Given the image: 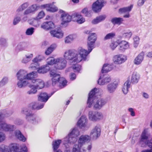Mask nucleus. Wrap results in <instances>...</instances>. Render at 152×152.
<instances>
[{
    "mask_svg": "<svg viewBox=\"0 0 152 152\" xmlns=\"http://www.w3.org/2000/svg\"><path fill=\"white\" fill-rule=\"evenodd\" d=\"M134 46L135 48H137L139 43L140 38L138 36H136L133 38Z\"/></svg>",
    "mask_w": 152,
    "mask_h": 152,
    "instance_id": "obj_54",
    "label": "nucleus"
},
{
    "mask_svg": "<svg viewBox=\"0 0 152 152\" xmlns=\"http://www.w3.org/2000/svg\"><path fill=\"white\" fill-rule=\"evenodd\" d=\"M133 7V5H131L130 6L128 7L120 8L119 10V12L120 13H122L129 12L131 11Z\"/></svg>",
    "mask_w": 152,
    "mask_h": 152,
    "instance_id": "obj_42",
    "label": "nucleus"
},
{
    "mask_svg": "<svg viewBox=\"0 0 152 152\" xmlns=\"http://www.w3.org/2000/svg\"><path fill=\"white\" fill-rule=\"evenodd\" d=\"M57 46V45L55 44L51 45L45 51V54L47 55H50L56 48Z\"/></svg>",
    "mask_w": 152,
    "mask_h": 152,
    "instance_id": "obj_41",
    "label": "nucleus"
},
{
    "mask_svg": "<svg viewBox=\"0 0 152 152\" xmlns=\"http://www.w3.org/2000/svg\"><path fill=\"white\" fill-rule=\"evenodd\" d=\"M44 56L42 55H38L37 56L32 60L33 62H35L38 63V62H40L44 59Z\"/></svg>",
    "mask_w": 152,
    "mask_h": 152,
    "instance_id": "obj_46",
    "label": "nucleus"
},
{
    "mask_svg": "<svg viewBox=\"0 0 152 152\" xmlns=\"http://www.w3.org/2000/svg\"><path fill=\"white\" fill-rule=\"evenodd\" d=\"M144 52L143 51L141 52L135 58L134 63L137 65L141 64L144 60Z\"/></svg>",
    "mask_w": 152,
    "mask_h": 152,
    "instance_id": "obj_24",
    "label": "nucleus"
},
{
    "mask_svg": "<svg viewBox=\"0 0 152 152\" xmlns=\"http://www.w3.org/2000/svg\"><path fill=\"white\" fill-rule=\"evenodd\" d=\"M88 116L89 120L93 121L99 120L103 117V115L101 113L91 110L89 111Z\"/></svg>",
    "mask_w": 152,
    "mask_h": 152,
    "instance_id": "obj_9",
    "label": "nucleus"
},
{
    "mask_svg": "<svg viewBox=\"0 0 152 152\" xmlns=\"http://www.w3.org/2000/svg\"><path fill=\"white\" fill-rule=\"evenodd\" d=\"M33 56V54L32 53H28L26 54L25 57L30 61Z\"/></svg>",
    "mask_w": 152,
    "mask_h": 152,
    "instance_id": "obj_62",
    "label": "nucleus"
},
{
    "mask_svg": "<svg viewBox=\"0 0 152 152\" xmlns=\"http://www.w3.org/2000/svg\"><path fill=\"white\" fill-rule=\"evenodd\" d=\"M56 62L55 67L56 69L62 70L65 68L66 66V61L63 58L58 57L57 58Z\"/></svg>",
    "mask_w": 152,
    "mask_h": 152,
    "instance_id": "obj_12",
    "label": "nucleus"
},
{
    "mask_svg": "<svg viewBox=\"0 0 152 152\" xmlns=\"http://www.w3.org/2000/svg\"><path fill=\"white\" fill-rule=\"evenodd\" d=\"M15 129V126L14 125L7 124L4 122L0 124V129H2L5 132H12Z\"/></svg>",
    "mask_w": 152,
    "mask_h": 152,
    "instance_id": "obj_18",
    "label": "nucleus"
},
{
    "mask_svg": "<svg viewBox=\"0 0 152 152\" xmlns=\"http://www.w3.org/2000/svg\"><path fill=\"white\" fill-rule=\"evenodd\" d=\"M115 36V34L114 32L110 33L107 34L104 37V40H107L109 39H112Z\"/></svg>",
    "mask_w": 152,
    "mask_h": 152,
    "instance_id": "obj_47",
    "label": "nucleus"
},
{
    "mask_svg": "<svg viewBox=\"0 0 152 152\" xmlns=\"http://www.w3.org/2000/svg\"><path fill=\"white\" fill-rule=\"evenodd\" d=\"M28 86L30 89L27 91L26 94L27 95H34L37 94V89L34 85L31 84L28 85Z\"/></svg>",
    "mask_w": 152,
    "mask_h": 152,
    "instance_id": "obj_32",
    "label": "nucleus"
},
{
    "mask_svg": "<svg viewBox=\"0 0 152 152\" xmlns=\"http://www.w3.org/2000/svg\"><path fill=\"white\" fill-rule=\"evenodd\" d=\"M34 28L33 27H31L28 28L26 32V34L27 35H31L34 31Z\"/></svg>",
    "mask_w": 152,
    "mask_h": 152,
    "instance_id": "obj_52",
    "label": "nucleus"
},
{
    "mask_svg": "<svg viewBox=\"0 0 152 152\" xmlns=\"http://www.w3.org/2000/svg\"><path fill=\"white\" fill-rule=\"evenodd\" d=\"M27 147L23 145L21 147L20 151H19L18 146L16 144H12L8 146L4 144L0 145V152H26Z\"/></svg>",
    "mask_w": 152,
    "mask_h": 152,
    "instance_id": "obj_3",
    "label": "nucleus"
},
{
    "mask_svg": "<svg viewBox=\"0 0 152 152\" xmlns=\"http://www.w3.org/2000/svg\"><path fill=\"white\" fill-rule=\"evenodd\" d=\"M50 33L53 37L58 38H62L64 35L63 32L61 30H52L50 31Z\"/></svg>",
    "mask_w": 152,
    "mask_h": 152,
    "instance_id": "obj_30",
    "label": "nucleus"
},
{
    "mask_svg": "<svg viewBox=\"0 0 152 152\" xmlns=\"http://www.w3.org/2000/svg\"><path fill=\"white\" fill-rule=\"evenodd\" d=\"M27 71L23 69L20 70L16 74L17 79L27 80Z\"/></svg>",
    "mask_w": 152,
    "mask_h": 152,
    "instance_id": "obj_26",
    "label": "nucleus"
},
{
    "mask_svg": "<svg viewBox=\"0 0 152 152\" xmlns=\"http://www.w3.org/2000/svg\"><path fill=\"white\" fill-rule=\"evenodd\" d=\"M61 142V140H55L53 142V148L54 151H56L58 149Z\"/></svg>",
    "mask_w": 152,
    "mask_h": 152,
    "instance_id": "obj_43",
    "label": "nucleus"
},
{
    "mask_svg": "<svg viewBox=\"0 0 152 152\" xmlns=\"http://www.w3.org/2000/svg\"><path fill=\"white\" fill-rule=\"evenodd\" d=\"M81 12L85 16L89 17L90 16L89 12H88V9L85 8L83 9L82 11Z\"/></svg>",
    "mask_w": 152,
    "mask_h": 152,
    "instance_id": "obj_61",
    "label": "nucleus"
},
{
    "mask_svg": "<svg viewBox=\"0 0 152 152\" xmlns=\"http://www.w3.org/2000/svg\"><path fill=\"white\" fill-rule=\"evenodd\" d=\"M104 3V1L103 0H97L92 4V10L95 12L99 11L103 6Z\"/></svg>",
    "mask_w": 152,
    "mask_h": 152,
    "instance_id": "obj_17",
    "label": "nucleus"
},
{
    "mask_svg": "<svg viewBox=\"0 0 152 152\" xmlns=\"http://www.w3.org/2000/svg\"><path fill=\"white\" fill-rule=\"evenodd\" d=\"M88 121L86 116L85 115H82L78 121L77 125L80 128H85L87 125Z\"/></svg>",
    "mask_w": 152,
    "mask_h": 152,
    "instance_id": "obj_23",
    "label": "nucleus"
},
{
    "mask_svg": "<svg viewBox=\"0 0 152 152\" xmlns=\"http://www.w3.org/2000/svg\"><path fill=\"white\" fill-rule=\"evenodd\" d=\"M56 58H55L53 57H50L46 60V62L48 65H53L54 64L56 65Z\"/></svg>",
    "mask_w": 152,
    "mask_h": 152,
    "instance_id": "obj_45",
    "label": "nucleus"
},
{
    "mask_svg": "<svg viewBox=\"0 0 152 152\" xmlns=\"http://www.w3.org/2000/svg\"><path fill=\"white\" fill-rule=\"evenodd\" d=\"M49 70V68L47 69L46 66H43L39 68L37 71L39 73L44 74L46 73Z\"/></svg>",
    "mask_w": 152,
    "mask_h": 152,
    "instance_id": "obj_48",
    "label": "nucleus"
},
{
    "mask_svg": "<svg viewBox=\"0 0 152 152\" xmlns=\"http://www.w3.org/2000/svg\"><path fill=\"white\" fill-rule=\"evenodd\" d=\"M77 37L75 34H71L66 37L64 38V42L66 44H69Z\"/></svg>",
    "mask_w": 152,
    "mask_h": 152,
    "instance_id": "obj_34",
    "label": "nucleus"
},
{
    "mask_svg": "<svg viewBox=\"0 0 152 152\" xmlns=\"http://www.w3.org/2000/svg\"><path fill=\"white\" fill-rule=\"evenodd\" d=\"M37 76V73L35 71H33L29 73H27V80H30L33 79Z\"/></svg>",
    "mask_w": 152,
    "mask_h": 152,
    "instance_id": "obj_44",
    "label": "nucleus"
},
{
    "mask_svg": "<svg viewBox=\"0 0 152 152\" xmlns=\"http://www.w3.org/2000/svg\"><path fill=\"white\" fill-rule=\"evenodd\" d=\"M106 18L105 15L99 16L94 19L91 21V23L93 24H96L104 20Z\"/></svg>",
    "mask_w": 152,
    "mask_h": 152,
    "instance_id": "obj_37",
    "label": "nucleus"
},
{
    "mask_svg": "<svg viewBox=\"0 0 152 152\" xmlns=\"http://www.w3.org/2000/svg\"><path fill=\"white\" fill-rule=\"evenodd\" d=\"M90 139V137L88 135H81L78 140V145L74 146L72 151L69 149H66L64 152H80L82 147L86 143L89 142Z\"/></svg>",
    "mask_w": 152,
    "mask_h": 152,
    "instance_id": "obj_7",
    "label": "nucleus"
},
{
    "mask_svg": "<svg viewBox=\"0 0 152 152\" xmlns=\"http://www.w3.org/2000/svg\"><path fill=\"white\" fill-rule=\"evenodd\" d=\"M16 14H17L16 13ZM19 15H17V16L15 17L13 21V24L14 25H17L21 21V17L19 16Z\"/></svg>",
    "mask_w": 152,
    "mask_h": 152,
    "instance_id": "obj_56",
    "label": "nucleus"
},
{
    "mask_svg": "<svg viewBox=\"0 0 152 152\" xmlns=\"http://www.w3.org/2000/svg\"><path fill=\"white\" fill-rule=\"evenodd\" d=\"M45 14L44 12L41 11L39 12L36 17V19L39 20L43 18L45 16Z\"/></svg>",
    "mask_w": 152,
    "mask_h": 152,
    "instance_id": "obj_58",
    "label": "nucleus"
},
{
    "mask_svg": "<svg viewBox=\"0 0 152 152\" xmlns=\"http://www.w3.org/2000/svg\"><path fill=\"white\" fill-rule=\"evenodd\" d=\"M118 83V82L114 81L107 85V89L108 93L109 94H113L117 89Z\"/></svg>",
    "mask_w": 152,
    "mask_h": 152,
    "instance_id": "obj_19",
    "label": "nucleus"
},
{
    "mask_svg": "<svg viewBox=\"0 0 152 152\" xmlns=\"http://www.w3.org/2000/svg\"><path fill=\"white\" fill-rule=\"evenodd\" d=\"M97 36L95 33H91L89 34L87 41V47L89 48L93 49L94 48V43L96 40Z\"/></svg>",
    "mask_w": 152,
    "mask_h": 152,
    "instance_id": "obj_13",
    "label": "nucleus"
},
{
    "mask_svg": "<svg viewBox=\"0 0 152 152\" xmlns=\"http://www.w3.org/2000/svg\"><path fill=\"white\" fill-rule=\"evenodd\" d=\"M41 27L45 30H48L54 28L55 26L54 24L52 22L47 21L43 23L41 25Z\"/></svg>",
    "mask_w": 152,
    "mask_h": 152,
    "instance_id": "obj_31",
    "label": "nucleus"
},
{
    "mask_svg": "<svg viewBox=\"0 0 152 152\" xmlns=\"http://www.w3.org/2000/svg\"><path fill=\"white\" fill-rule=\"evenodd\" d=\"M118 45V44L117 42H113L111 43L110 47L112 50H114L117 47Z\"/></svg>",
    "mask_w": 152,
    "mask_h": 152,
    "instance_id": "obj_60",
    "label": "nucleus"
},
{
    "mask_svg": "<svg viewBox=\"0 0 152 152\" xmlns=\"http://www.w3.org/2000/svg\"><path fill=\"white\" fill-rule=\"evenodd\" d=\"M129 45V43L125 41H122L119 44L118 49L121 51L124 52L128 49Z\"/></svg>",
    "mask_w": 152,
    "mask_h": 152,
    "instance_id": "obj_29",
    "label": "nucleus"
},
{
    "mask_svg": "<svg viewBox=\"0 0 152 152\" xmlns=\"http://www.w3.org/2000/svg\"><path fill=\"white\" fill-rule=\"evenodd\" d=\"M111 79L110 76L105 75L101 76L98 81V83L100 85H103L110 82Z\"/></svg>",
    "mask_w": 152,
    "mask_h": 152,
    "instance_id": "obj_20",
    "label": "nucleus"
},
{
    "mask_svg": "<svg viewBox=\"0 0 152 152\" xmlns=\"http://www.w3.org/2000/svg\"><path fill=\"white\" fill-rule=\"evenodd\" d=\"M8 81V78L7 77H4L0 81V84L1 87L3 86L6 85Z\"/></svg>",
    "mask_w": 152,
    "mask_h": 152,
    "instance_id": "obj_55",
    "label": "nucleus"
},
{
    "mask_svg": "<svg viewBox=\"0 0 152 152\" xmlns=\"http://www.w3.org/2000/svg\"><path fill=\"white\" fill-rule=\"evenodd\" d=\"M124 20L121 18H114L112 19L111 21L114 24L120 25L122 23Z\"/></svg>",
    "mask_w": 152,
    "mask_h": 152,
    "instance_id": "obj_40",
    "label": "nucleus"
},
{
    "mask_svg": "<svg viewBox=\"0 0 152 152\" xmlns=\"http://www.w3.org/2000/svg\"><path fill=\"white\" fill-rule=\"evenodd\" d=\"M132 34V33L130 31H129L127 32L124 33L123 34V37L127 39H129L131 37Z\"/></svg>",
    "mask_w": 152,
    "mask_h": 152,
    "instance_id": "obj_53",
    "label": "nucleus"
},
{
    "mask_svg": "<svg viewBox=\"0 0 152 152\" xmlns=\"http://www.w3.org/2000/svg\"><path fill=\"white\" fill-rule=\"evenodd\" d=\"M29 5V3L28 2H25L21 4L16 10V12L17 15H22V12L26 10Z\"/></svg>",
    "mask_w": 152,
    "mask_h": 152,
    "instance_id": "obj_25",
    "label": "nucleus"
},
{
    "mask_svg": "<svg viewBox=\"0 0 152 152\" xmlns=\"http://www.w3.org/2000/svg\"><path fill=\"white\" fill-rule=\"evenodd\" d=\"M41 7L43 8H46L47 11L55 12L58 10V8L53 4H47L42 5Z\"/></svg>",
    "mask_w": 152,
    "mask_h": 152,
    "instance_id": "obj_27",
    "label": "nucleus"
},
{
    "mask_svg": "<svg viewBox=\"0 0 152 152\" xmlns=\"http://www.w3.org/2000/svg\"><path fill=\"white\" fill-rule=\"evenodd\" d=\"M131 83L129 80H127L124 83L122 88V90L123 93L126 94L129 91V88L130 87Z\"/></svg>",
    "mask_w": 152,
    "mask_h": 152,
    "instance_id": "obj_38",
    "label": "nucleus"
},
{
    "mask_svg": "<svg viewBox=\"0 0 152 152\" xmlns=\"http://www.w3.org/2000/svg\"><path fill=\"white\" fill-rule=\"evenodd\" d=\"M17 85L18 87L22 88L26 87L28 85V82L25 79H17Z\"/></svg>",
    "mask_w": 152,
    "mask_h": 152,
    "instance_id": "obj_35",
    "label": "nucleus"
},
{
    "mask_svg": "<svg viewBox=\"0 0 152 152\" xmlns=\"http://www.w3.org/2000/svg\"><path fill=\"white\" fill-rule=\"evenodd\" d=\"M26 118L28 122L34 125L37 124L41 121L39 117L31 113H29L27 114Z\"/></svg>",
    "mask_w": 152,
    "mask_h": 152,
    "instance_id": "obj_11",
    "label": "nucleus"
},
{
    "mask_svg": "<svg viewBox=\"0 0 152 152\" xmlns=\"http://www.w3.org/2000/svg\"><path fill=\"white\" fill-rule=\"evenodd\" d=\"M80 132L76 128L73 129L67 136L63 140V144L67 147V145L69 146V144H73L77 141V138Z\"/></svg>",
    "mask_w": 152,
    "mask_h": 152,
    "instance_id": "obj_4",
    "label": "nucleus"
},
{
    "mask_svg": "<svg viewBox=\"0 0 152 152\" xmlns=\"http://www.w3.org/2000/svg\"><path fill=\"white\" fill-rule=\"evenodd\" d=\"M7 40L4 38H0V45L2 47H5L7 46Z\"/></svg>",
    "mask_w": 152,
    "mask_h": 152,
    "instance_id": "obj_50",
    "label": "nucleus"
},
{
    "mask_svg": "<svg viewBox=\"0 0 152 152\" xmlns=\"http://www.w3.org/2000/svg\"><path fill=\"white\" fill-rule=\"evenodd\" d=\"M6 135L5 134L0 131V143L2 142L6 139Z\"/></svg>",
    "mask_w": 152,
    "mask_h": 152,
    "instance_id": "obj_59",
    "label": "nucleus"
},
{
    "mask_svg": "<svg viewBox=\"0 0 152 152\" xmlns=\"http://www.w3.org/2000/svg\"><path fill=\"white\" fill-rule=\"evenodd\" d=\"M39 8L40 6L38 4H32L23 12V13L25 15L34 14L39 9Z\"/></svg>",
    "mask_w": 152,
    "mask_h": 152,
    "instance_id": "obj_15",
    "label": "nucleus"
},
{
    "mask_svg": "<svg viewBox=\"0 0 152 152\" xmlns=\"http://www.w3.org/2000/svg\"><path fill=\"white\" fill-rule=\"evenodd\" d=\"M61 24L64 26H66L67 24L71 21L72 19V16L68 13L63 10L61 11Z\"/></svg>",
    "mask_w": 152,
    "mask_h": 152,
    "instance_id": "obj_10",
    "label": "nucleus"
},
{
    "mask_svg": "<svg viewBox=\"0 0 152 152\" xmlns=\"http://www.w3.org/2000/svg\"><path fill=\"white\" fill-rule=\"evenodd\" d=\"M126 60V56L122 54L115 55L113 58V62L116 64H121L124 62Z\"/></svg>",
    "mask_w": 152,
    "mask_h": 152,
    "instance_id": "obj_14",
    "label": "nucleus"
},
{
    "mask_svg": "<svg viewBox=\"0 0 152 152\" xmlns=\"http://www.w3.org/2000/svg\"><path fill=\"white\" fill-rule=\"evenodd\" d=\"M140 75L136 72L132 73L131 77V82L132 83L136 84L139 81L140 79Z\"/></svg>",
    "mask_w": 152,
    "mask_h": 152,
    "instance_id": "obj_33",
    "label": "nucleus"
},
{
    "mask_svg": "<svg viewBox=\"0 0 152 152\" xmlns=\"http://www.w3.org/2000/svg\"><path fill=\"white\" fill-rule=\"evenodd\" d=\"M31 82L38 89H42L45 86V82L41 79H33L31 80Z\"/></svg>",
    "mask_w": 152,
    "mask_h": 152,
    "instance_id": "obj_21",
    "label": "nucleus"
},
{
    "mask_svg": "<svg viewBox=\"0 0 152 152\" xmlns=\"http://www.w3.org/2000/svg\"><path fill=\"white\" fill-rule=\"evenodd\" d=\"M87 48L88 51L81 47H79L77 50H76L77 51V58H79L77 60L78 63L82 61H86L87 60L88 55L92 50L88 47Z\"/></svg>",
    "mask_w": 152,
    "mask_h": 152,
    "instance_id": "obj_8",
    "label": "nucleus"
},
{
    "mask_svg": "<svg viewBox=\"0 0 152 152\" xmlns=\"http://www.w3.org/2000/svg\"><path fill=\"white\" fill-rule=\"evenodd\" d=\"M15 135L16 137L20 141L25 142L26 140V138L22 134L21 132L19 130H16L15 132Z\"/></svg>",
    "mask_w": 152,
    "mask_h": 152,
    "instance_id": "obj_39",
    "label": "nucleus"
},
{
    "mask_svg": "<svg viewBox=\"0 0 152 152\" xmlns=\"http://www.w3.org/2000/svg\"><path fill=\"white\" fill-rule=\"evenodd\" d=\"M39 66V65L38 63L33 62V63L31 64L29 68L35 69H37Z\"/></svg>",
    "mask_w": 152,
    "mask_h": 152,
    "instance_id": "obj_57",
    "label": "nucleus"
},
{
    "mask_svg": "<svg viewBox=\"0 0 152 152\" xmlns=\"http://www.w3.org/2000/svg\"><path fill=\"white\" fill-rule=\"evenodd\" d=\"M146 0H138L137 2V5L139 7L142 6Z\"/></svg>",
    "mask_w": 152,
    "mask_h": 152,
    "instance_id": "obj_63",
    "label": "nucleus"
},
{
    "mask_svg": "<svg viewBox=\"0 0 152 152\" xmlns=\"http://www.w3.org/2000/svg\"><path fill=\"white\" fill-rule=\"evenodd\" d=\"M52 94L50 95L49 96L46 92H41L38 96V100L42 102H46Z\"/></svg>",
    "mask_w": 152,
    "mask_h": 152,
    "instance_id": "obj_28",
    "label": "nucleus"
},
{
    "mask_svg": "<svg viewBox=\"0 0 152 152\" xmlns=\"http://www.w3.org/2000/svg\"><path fill=\"white\" fill-rule=\"evenodd\" d=\"M113 69L112 66L110 64H105L103 65L102 69V73L107 72Z\"/></svg>",
    "mask_w": 152,
    "mask_h": 152,
    "instance_id": "obj_36",
    "label": "nucleus"
},
{
    "mask_svg": "<svg viewBox=\"0 0 152 152\" xmlns=\"http://www.w3.org/2000/svg\"><path fill=\"white\" fill-rule=\"evenodd\" d=\"M50 76L52 77V84L53 86L59 83L61 84L63 87L67 85V81L63 77H61L60 75L56 73V71L53 69L51 70L50 72Z\"/></svg>",
    "mask_w": 152,
    "mask_h": 152,
    "instance_id": "obj_6",
    "label": "nucleus"
},
{
    "mask_svg": "<svg viewBox=\"0 0 152 152\" xmlns=\"http://www.w3.org/2000/svg\"><path fill=\"white\" fill-rule=\"evenodd\" d=\"M101 130L99 126L97 125L95 126L91 130L90 134L91 136L94 139H96L100 136Z\"/></svg>",
    "mask_w": 152,
    "mask_h": 152,
    "instance_id": "obj_16",
    "label": "nucleus"
},
{
    "mask_svg": "<svg viewBox=\"0 0 152 152\" xmlns=\"http://www.w3.org/2000/svg\"><path fill=\"white\" fill-rule=\"evenodd\" d=\"M77 51L75 50H68L65 51L63 55L64 58L65 60H69L71 65L74 66L67 69L66 70V72L71 71L73 69L75 72H79L81 70V66L80 65L77 64L78 63L77 58Z\"/></svg>",
    "mask_w": 152,
    "mask_h": 152,
    "instance_id": "obj_1",
    "label": "nucleus"
},
{
    "mask_svg": "<svg viewBox=\"0 0 152 152\" xmlns=\"http://www.w3.org/2000/svg\"><path fill=\"white\" fill-rule=\"evenodd\" d=\"M44 104H42L39 105L37 103H34L32 106V108L34 109L39 110L43 107Z\"/></svg>",
    "mask_w": 152,
    "mask_h": 152,
    "instance_id": "obj_49",
    "label": "nucleus"
},
{
    "mask_svg": "<svg viewBox=\"0 0 152 152\" xmlns=\"http://www.w3.org/2000/svg\"><path fill=\"white\" fill-rule=\"evenodd\" d=\"M72 17L73 21L78 24H82L85 21V18L79 14H75L72 15Z\"/></svg>",
    "mask_w": 152,
    "mask_h": 152,
    "instance_id": "obj_22",
    "label": "nucleus"
},
{
    "mask_svg": "<svg viewBox=\"0 0 152 152\" xmlns=\"http://www.w3.org/2000/svg\"><path fill=\"white\" fill-rule=\"evenodd\" d=\"M149 128L145 129L142 132L140 136V143L142 144H147L148 146L151 149L150 150H145L142 151L141 152H152V139L149 141L148 139L150 136V134L149 133Z\"/></svg>",
    "mask_w": 152,
    "mask_h": 152,
    "instance_id": "obj_5",
    "label": "nucleus"
},
{
    "mask_svg": "<svg viewBox=\"0 0 152 152\" xmlns=\"http://www.w3.org/2000/svg\"><path fill=\"white\" fill-rule=\"evenodd\" d=\"M38 20V19H36V18H35L34 19L32 23L30 24L35 27H38L40 24V21Z\"/></svg>",
    "mask_w": 152,
    "mask_h": 152,
    "instance_id": "obj_51",
    "label": "nucleus"
},
{
    "mask_svg": "<svg viewBox=\"0 0 152 152\" xmlns=\"http://www.w3.org/2000/svg\"><path fill=\"white\" fill-rule=\"evenodd\" d=\"M92 148V145L91 143H90L87 147V151L83 150V152H90Z\"/></svg>",
    "mask_w": 152,
    "mask_h": 152,
    "instance_id": "obj_64",
    "label": "nucleus"
},
{
    "mask_svg": "<svg viewBox=\"0 0 152 152\" xmlns=\"http://www.w3.org/2000/svg\"><path fill=\"white\" fill-rule=\"evenodd\" d=\"M99 91V89L95 88L90 92L87 101V104L89 107H91L92 106L94 105V107L95 108L99 109L106 103V100L101 98L99 99L96 103H94L95 96Z\"/></svg>",
    "mask_w": 152,
    "mask_h": 152,
    "instance_id": "obj_2",
    "label": "nucleus"
}]
</instances>
